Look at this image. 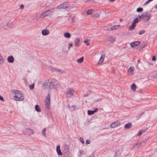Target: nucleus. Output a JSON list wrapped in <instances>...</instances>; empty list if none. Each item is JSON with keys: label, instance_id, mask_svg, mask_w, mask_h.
Returning a JSON list of instances; mask_svg holds the SVG:
<instances>
[{"label": "nucleus", "instance_id": "f257e3e1", "mask_svg": "<svg viewBox=\"0 0 157 157\" xmlns=\"http://www.w3.org/2000/svg\"><path fill=\"white\" fill-rule=\"evenodd\" d=\"M12 92L15 94V95L14 97L15 98V100L22 101L24 100V95L20 91L13 90H12Z\"/></svg>", "mask_w": 157, "mask_h": 157}, {"label": "nucleus", "instance_id": "f03ea898", "mask_svg": "<svg viewBox=\"0 0 157 157\" xmlns=\"http://www.w3.org/2000/svg\"><path fill=\"white\" fill-rule=\"evenodd\" d=\"M60 86V84L57 80L53 79L51 82L50 88L56 89L59 88Z\"/></svg>", "mask_w": 157, "mask_h": 157}, {"label": "nucleus", "instance_id": "7ed1b4c3", "mask_svg": "<svg viewBox=\"0 0 157 157\" xmlns=\"http://www.w3.org/2000/svg\"><path fill=\"white\" fill-rule=\"evenodd\" d=\"M116 40V38L111 35H108L106 38L105 42L108 44H112Z\"/></svg>", "mask_w": 157, "mask_h": 157}, {"label": "nucleus", "instance_id": "20e7f679", "mask_svg": "<svg viewBox=\"0 0 157 157\" xmlns=\"http://www.w3.org/2000/svg\"><path fill=\"white\" fill-rule=\"evenodd\" d=\"M74 93V89L70 88L67 89V91L66 93V96L67 98H70L73 97Z\"/></svg>", "mask_w": 157, "mask_h": 157}, {"label": "nucleus", "instance_id": "39448f33", "mask_svg": "<svg viewBox=\"0 0 157 157\" xmlns=\"http://www.w3.org/2000/svg\"><path fill=\"white\" fill-rule=\"evenodd\" d=\"M70 7L71 6L69 3L65 2L57 6L56 8L57 9H65Z\"/></svg>", "mask_w": 157, "mask_h": 157}, {"label": "nucleus", "instance_id": "423d86ee", "mask_svg": "<svg viewBox=\"0 0 157 157\" xmlns=\"http://www.w3.org/2000/svg\"><path fill=\"white\" fill-rule=\"evenodd\" d=\"M45 108L48 109L50 107V95L48 93L45 99Z\"/></svg>", "mask_w": 157, "mask_h": 157}, {"label": "nucleus", "instance_id": "0eeeda50", "mask_svg": "<svg viewBox=\"0 0 157 157\" xmlns=\"http://www.w3.org/2000/svg\"><path fill=\"white\" fill-rule=\"evenodd\" d=\"M139 20L138 18H136L133 21L132 24L129 27L128 29L130 30H132L134 29L136 26V23L138 22Z\"/></svg>", "mask_w": 157, "mask_h": 157}, {"label": "nucleus", "instance_id": "6e6552de", "mask_svg": "<svg viewBox=\"0 0 157 157\" xmlns=\"http://www.w3.org/2000/svg\"><path fill=\"white\" fill-rule=\"evenodd\" d=\"M51 13L52 11L51 10H47L41 14L40 17L41 18H44L46 16H48L50 14V13Z\"/></svg>", "mask_w": 157, "mask_h": 157}, {"label": "nucleus", "instance_id": "1a4fd4ad", "mask_svg": "<svg viewBox=\"0 0 157 157\" xmlns=\"http://www.w3.org/2000/svg\"><path fill=\"white\" fill-rule=\"evenodd\" d=\"M120 124V122L119 121H117L112 123L110 125V127L111 128H114L119 126Z\"/></svg>", "mask_w": 157, "mask_h": 157}, {"label": "nucleus", "instance_id": "9d476101", "mask_svg": "<svg viewBox=\"0 0 157 157\" xmlns=\"http://www.w3.org/2000/svg\"><path fill=\"white\" fill-rule=\"evenodd\" d=\"M50 82L49 80H47L45 81L43 83V85L45 88L48 87L50 88Z\"/></svg>", "mask_w": 157, "mask_h": 157}, {"label": "nucleus", "instance_id": "9b49d317", "mask_svg": "<svg viewBox=\"0 0 157 157\" xmlns=\"http://www.w3.org/2000/svg\"><path fill=\"white\" fill-rule=\"evenodd\" d=\"M140 43V42L139 41H135L131 42L130 43V46L132 48H133L135 46H136L139 45Z\"/></svg>", "mask_w": 157, "mask_h": 157}, {"label": "nucleus", "instance_id": "f8f14e48", "mask_svg": "<svg viewBox=\"0 0 157 157\" xmlns=\"http://www.w3.org/2000/svg\"><path fill=\"white\" fill-rule=\"evenodd\" d=\"M142 143L141 142H139L138 143L133 145V149L135 150H137L140 148L141 145Z\"/></svg>", "mask_w": 157, "mask_h": 157}, {"label": "nucleus", "instance_id": "ddd939ff", "mask_svg": "<svg viewBox=\"0 0 157 157\" xmlns=\"http://www.w3.org/2000/svg\"><path fill=\"white\" fill-rule=\"evenodd\" d=\"M134 70V67L133 66H131L129 68L128 70V74L129 75H132L133 72V71Z\"/></svg>", "mask_w": 157, "mask_h": 157}, {"label": "nucleus", "instance_id": "4468645a", "mask_svg": "<svg viewBox=\"0 0 157 157\" xmlns=\"http://www.w3.org/2000/svg\"><path fill=\"white\" fill-rule=\"evenodd\" d=\"M7 60L9 63H13L14 61V58L12 56H9L7 58Z\"/></svg>", "mask_w": 157, "mask_h": 157}, {"label": "nucleus", "instance_id": "2eb2a0df", "mask_svg": "<svg viewBox=\"0 0 157 157\" xmlns=\"http://www.w3.org/2000/svg\"><path fill=\"white\" fill-rule=\"evenodd\" d=\"M105 56L104 54H102L101 55V57L99 59V61L98 63V64L100 63L103 62L104 60Z\"/></svg>", "mask_w": 157, "mask_h": 157}, {"label": "nucleus", "instance_id": "dca6fc26", "mask_svg": "<svg viewBox=\"0 0 157 157\" xmlns=\"http://www.w3.org/2000/svg\"><path fill=\"white\" fill-rule=\"evenodd\" d=\"M56 151L57 154L59 155H62L63 154L62 153L61 150L60 149V147L59 145L57 146L56 147Z\"/></svg>", "mask_w": 157, "mask_h": 157}, {"label": "nucleus", "instance_id": "f3484780", "mask_svg": "<svg viewBox=\"0 0 157 157\" xmlns=\"http://www.w3.org/2000/svg\"><path fill=\"white\" fill-rule=\"evenodd\" d=\"M49 32L48 29H44L42 31V34L44 36L48 35L49 34Z\"/></svg>", "mask_w": 157, "mask_h": 157}, {"label": "nucleus", "instance_id": "a211bd4d", "mask_svg": "<svg viewBox=\"0 0 157 157\" xmlns=\"http://www.w3.org/2000/svg\"><path fill=\"white\" fill-rule=\"evenodd\" d=\"M147 43L146 42H144L142 43L140 45V47L141 48V49H142L145 47L147 45Z\"/></svg>", "mask_w": 157, "mask_h": 157}, {"label": "nucleus", "instance_id": "6ab92c4d", "mask_svg": "<svg viewBox=\"0 0 157 157\" xmlns=\"http://www.w3.org/2000/svg\"><path fill=\"white\" fill-rule=\"evenodd\" d=\"M146 13H144L143 14L137 17L138 19L140 21L141 19L144 18L145 17V15H146Z\"/></svg>", "mask_w": 157, "mask_h": 157}, {"label": "nucleus", "instance_id": "aec40b11", "mask_svg": "<svg viewBox=\"0 0 157 157\" xmlns=\"http://www.w3.org/2000/svg\"><path fill=\"white\" fill-rule=\"evenodd\" d=\"M35 109L38 112H40L41 111V110L40 109V106L37 105H35Z\"/></svg>", "mask_w": 157, "mask_h": 157}, {"label": "nucleus", "instance_id": "412c9836", "mask_svg": "<svg viewBox=\"0 0 157 157\" xmlns=\"http://www.w3.org/2000/svg\"><path fill=\"white\" fill-rule=\"evenodd\" d=\"M132 126V124L131 123H128L126 124L125 125V128H126L129 129Z\"/></svg>", "mask_w": 157, "mask_h": 157}, {"label": "nucleus", "instance_id": "4be33fe9", "mask_svg": "<svg viewBox=\"0 0 157 157\" xmlns=\"http://www.w3.org/2000/svg\"><path fill=\"white\" fill-rule=\"evenodd\" d=\"M64 36L67 38H69L71 37L70 34L69 33H66L64 34Z\"/></svg>", "mask_w": 157, "mask_h": 157}, {"label": "nucleus", "instance_id": "5701e85b", "mask_svg": "<svg viewBox=\"0 0 157 157\" xmlns=\"http://www.w3.org/2000/svg\"><path fill=\"white\" fill-rule=\"evenodd\" d=\"M147 129V128L146 129L142 130H140L138 132V133L137 134V136H140L142 134V133L143 132H145V131Z\"/></svg>", "mask_w": 157, "mask_h": 157}, {"label": "nucleus", "instance_id": "b1692460", "mask_svg": "<svg viewBox=\"0 0 157 157\" xmlns=\"http://www.w3.org/2000/svg\"><path fill=\"white\" fill-rule=\"evenodd\" d=\"M151 17V14H149L148 15H145V17L146 18V22H147L150 19Z\"/></svg>", "mask_w": 157, "mask_h": 157}, {"label": "nucleus", "instance_id": "393cba45", "mask_svg": "<svg viewBox=\"0 0 157 157\" xmlns=\"http://www.w3.org/2000/svg\"><path fill=\"white\" fill-rule=\"evenodd\" d=\"M136 86L134 83H133L131 86V88L134 91L136 90Z\"/></svg>", "mask_w": 157, "mask_h": 157}, {"label": "nucleus", "instance_id": "a878e982", "mask_svg": "<svg viewBox=\"0 0 157 157\" xmlns=\"http://www.w3.org/2000/svg\"><path fill=\"white\" fill-rule=\"evenodd\" d=\"M100 16V14L98 13H95L92 16L94 17L98 18Z\"/></svg>", "mask_w": 157, "mask_h": 157}, {"label": "nucleus", "instance_id": "bb28decb", "mask_svg": "<svg viewBox=\"0 0 157 157\" xmlns=\"http://www.w3.org/2000/svg\"><path fill=\"white\" fill-rule=\"evenodd\" d=\"M84 57H82L78 59L77 60V61L78 63H81L83 61Z\"/></svg>", "mask_w": 157, "mask_h": 157}, {"label": "nucleus", "instance_id": "cd10ccee", "mask_svg": "<svg viewBox=\"0 0 157 157\" xmlns=\"http://www.w3.org/2000/svg\"><path fill=\"white\" fill-rule=\"evenodd\" d=\"M120 26V25H114L111 28V30H114L118 28Z\"/></svg>", "mask_w": 157, "mask_h": 157}, {"label": "nucleus", "instance_id": "c85d7f7f", "mask_svg": "<svg viewBox=\"0 0 157 157\" xmlns=\"http://www.w3.org/2000/svg\"><path fill=\"white\" fill-rule=\"evenodd\" d=\"M13 22L10 21H9L7 24V26L9 27H11L13 26Z\"/></svg>", "mask_w": 157, "mask_h": 157}, {"label": "nucleus", "instance_id": "c756f323", "mask_svg": "<svg viewBox=\"0 0 157 157\" xmlns=\"http://www.w3.org/2000/svg\"><path fill=\"white\" fill-rule=\"evenodd\" d=\"M88 114L89 115H90L94 114V113L93 110H88L87 111Z\"/></svg>", "mask_w": 157, "mask_h": 157}, {"label": "nucleus", "instance_id": "7c9ffc66", "mask_svg": "<svg viewBox=\"0 0 157 157\" xmlns=\"http://www.w3.org/2000/svg\"><path fill=\"white\" fill-rule=\"evenodd\" d=\"M143 9L141 7H139L137 9L136 11L138 12H142L143 11Z\"/></svg>", "mask_w": 157, "mask_h": 157}, {"label": "nucleus", "instance_id": "2f4dec72", "mask_svg": "<svg viewBox=\"0 0 157 157\" xmlns=\"http://www.w3.org/2000/svg\"><path fill=\"white\" fill-rule=\"evenodd\" d=\"M86 3H87L88 2L90 3H95V0H87L85 1Z\"/></svg>", "mask_w": 157, "mask_h": 157}, {"label": "nucleus", "instance_id": "473e14b6", "mask_svg": "<svg viewBox=\"0 0 157 157\" xmlns=\"http://www.w3.org/2000/svg\"><path fill=\"white\" fill-rule=\"evenodd\" d=\"M93 11V10L90 9V10H88L87 11V13L88 15L91 14L92 13Z\"/></svg>", "mask_w": 157, "mask_h": 157}, {"label": "nucleus", "instance_id": "72a5a7b5", "mask_svg": "<svg viewBox=\"0 0 157 157\" xmlns=\"http://www.w3.org/2000/svg\"><path fill=\"white\" fill-rule=\"evenodd\" d=\"M29 89L31 90H32L34 88V83H33V84H32L31 85H29Z\"/></svg>", "mask_w": 157, "mask_h": 157}, {"label": "nucleus", "instance_id": "f704fd0d", "mask_svg": "<svg viewBox=\"0 0 157 157\" xmlns=\"http://www.w3.org/2000/svg\"><path fill=\"white\" fill-rule=\"evenodd\" d=\"M46 131V129L45 128H44L42 130V134L43 136L45 137L46 136V135L45 133Z\"/></svg>", "mask_w": 157, "mask_h": 157}, {"label": "nucleus", "instance_id": "c9c22d12", "mask_svg": "<svg viewBox=\"0 0 157 157\" xmlns=\"http://www.w3.org/2000/svg\"><path fill=\"white\" fill-rule=\"evenodd\" d=\"M27 130L29 132L30 134H33L34 133V131L33 130H32L30 129H29V128H27Z\"/></svg>", "mask_w": 157, "mask_h": 157}, {"label": "nucleus", "instance_id": "e433bc0d", "mask_svg": "<svg viewBox=\"0 0 157 157\" xmlns=\"http://www.w3.org/2000/svg\"><path fill=\"white\" fill-rule=\"evenodd\" d=\"M74 19V17H70L69 19V20L70 21V22L71 23L73 22V19Z\"/></svg>", "mask_w": 157, "mask_h": 157}, {"label": "nucleus", "instance_id": "4c0bfd02", "mask_svg": "<svg viewBox=\"0 0 157 157\" xmlns=\"http://www.w3.org/2000/svg\"><path fill=\"white\" fill-rule=\"evenodd\" d=\"M80 42V40L79 38H77L75 40V43H76V45L77 44L79 43Z\"/></svg>", "mask_w": 157, "mask_h": 157}, {"label": "nucleus", "instance_id": "58836bf2", "mask_svg": "<svg viewBox=\"0 0 157 157\" xmlns=\"http://www.w3.org/2000/svg\"><path fill=\"white\" fill-rule=\"evenodd\" d=\"M145 32V31L144 30H142L139 32V34L141 35L143 34H144Z\"/></svg>", "mask_w": 157, "mask_h": 157}, {"label": "nucleus", "instance_id": "ea45409f", "mask_svg": "<svg viewBox=\"0 0 157 157\" xmlns=\"http://www.w3.org/2000/svg\"><path fill=\"white\" fill-rule=\"evenodd\" d=\"M88 40H85L84 41V42L85 43H86V45H87V46L89 45H90V43L88 42Z\"/></svg>", "mask_w": 157, "mask_h": 157}, {"label": "nucleus", "instance_id": "a19ab883", "mask_svg": "<svg viewBox=\"0 0 157 157\" xmlns=\"http://www.w3.org/2000/svg\"><path fill=\"white\" fill-rule=\"evenodd\" d=\"M72 45L73 44L72 43H69V46L68 47V50L67 51H68L70 50V47H71Z\"/></svg>", "mask_w": 157, "mask_h": 157}, {"label": "nucleus", "instance_id": "79ce46f5", "mask_svg": "<svg viewBox=\"0 0 157 157\" xmlns=\"http://www.w3.org/2000/svg\"><path fill=\"white\" fill-rule=\"evenodd\" d=\"M79 140L82 144H84V140L81 137L80 138Z\"/></svg>", "mask_w": 157, "mask_h": 157}, {"label": "nucleus", "instance_id": "37998d69", "mask_svg": "<svg viewBox=\"0 0 157 157\" xmlns=\"http://www.w3.org/2000/svg\"><path fill=\"white\" fill-rule=\"evenodd\" d=\"M144 113V112H142L140 114H139V115H138L139 118Z\"/></svg>", "mask_w": 157, "mask_h": 157}, {"label": "nucleus", "instance_id": "c03bdc74", "mask_svg": "<svg viewBox=\"0 0 157 157\" xmlns=\"http://www.w3.org/2000/svg\"><path fill=\"white\" fill-rule=\"evenodd\" d=\"M80 153L81 154H82L83 155L84 154V151L83 150H80L79 151Z\"/></svg>", "mask_w": 157, "mask_h": 157}, {"label": "nucleus", "instance_id": "a18cd8bd", "mask_svg": "<svg viewBox=\"0 0 157 157\" xmlns=\"http://www.w3.org/2000/svg\"><path fill=\"white\" fill-rule=\"evenodd\" d=\"M0 100H1L3 101H4V99L1 96H0Z\"/></svg>", "mask_w": 157, "mask_h": 157}, {"label": "nucleus", "instance_id": "49530a36", "mask_svg": "<svg viewBox=\"0 0 157 157\" xmlns=\"http://www.w3.org/2000/svg\"><path fill=\"white\" fill-rule=\"evenodd\" d=\"M24 7V6L23 5V4H21V5L20 6V8L21 9H23Z\"/></svg>", "mask_w": 157, "mask_h": 157}, {"label": "nucleus", "instance_id": "de8ad7c7", "mask_svg": "<svg viewBox=\"0 0 157 157\" xmlns=\"http://www.w3.org/2000/svg\"><path fill=\"white\" fill-rule=\"evenodd\" d=\"M152 60L153 61H155V60H156V58H155V56H153L152 57Z\"/></svg>", "mask_w": 157, "mask_h": 157}, {"label": "nucleus", "instance_id": "09e8293b", "mask_svg": "<svg viewBox=\"0 0 157 157\" xmlns=\"http://www.w3.org/2000/svg\"><path fill=\"white\" fill-rule=\"evenodd\" d=\"M90 141H89V140H86V143L87 144H89L90 143Z\"/></svg>", "mask_w": 157, "mask_h": 157}, {"label": "nucleus", "instance_id": "8fccbe9b", "mask_svg": "<svg viewBox=\"0 0 157 157\" xmlns=\"http://www.w3.org/2000/svg\"><path fill=\"white\" fill-rule=\"evenodd\" d=\"M98 109L97 108H95L94 110H93L94 113H95L96 112H97L98 111Z\"/></svg>", "mask_w": 157, "mask_h": 157}, {"label": "nucleus", "instance_id": "3c124183", "mask_svg": "<svg viewBox=\"0 0 157 157\" xmlns=\"http://www.w3.org/2000/svg\"><path fill=\"white\" fill-rule=\"evenodd\" d=\"M150 2V1H149V0H147L144 4V5H146L148 4V3Z\"/></svg>", "mask_w": 157, "mask_h": 157}, {"label": "nucleus", "instance_id": "603ef678", "mask_svg": "<svg viewBox=\"0 0 157 157\" xmlns=\"http://www.w3.org/2000/svg\"><path fill=\"white\" fill-rule=\"evenodd\" d=\"M101 100V98H99V99H98L97 100H96V101L97 102V101H100Z\"/></svg>", "mask_w": 157, "mask_h": 157}, {"label": "nucleus", "instance_id": "864d4df0", "mask_svg": "<svg viewBox=\"0 0 157 157\" xmlns=\"http://www.w3.org/2000/svg\"><path fill=\"white\" fill-rule=\"evenodd\" d=\"M107 31H109V30H111V29H110V28H108V29H107Z\"/></svg>", "mask_w": 157, "mask_h": 157}, {"label": "nucleus", "instance_id": "5fc2aeb1", "mask_svg": "<svg viewBox=\"0 0 157 157\" xmlns=\"http://www.w3.org/2000/svg\"><path fill=\"white\" fill-rule=\"evenodd\" d=\"M109 2H112L114 1L115 0H109Z\"/></svg>", "mask_w": 157, "mask_h": 157}, {"label": "nucleus", "instance_id": "6e6d98bb", "mask_svg": "<svg viewBox=\"0 0 157 157\" xmlns=\"http://www.w3.org/2000/svg\"><path fill=\"white\" fill-rule=\"evenodd\" d=\"M88 96V94H87L86 95H84V96L86 97H87Z\"/></svg>", "mask_w": 157, "mask_h": 157}, {"label": "nucleus", "instance_id": "4d7b16f0", "mask_svg": "<svg viewBox=\"0 0 157 157\" xmlns=\"http://www.w3.org/2000/svg\"><path fill=\"white\" fill-rule=\"evenodd\" d=\"M155 8L157 9V4L155 6Z\"/></svg>", "mask_w": 157, "mask_h": 157}, {"label": "nucleus", "instance_id": "13d9d810", "mask_svg": "<svg viewBox=\"0 0 157 157\" xmlns=\"http://www.w3.org/2000/svg\"><path fill=\"white\" fill-rule=\"evenodd\" d=\"M137 63H140V60H137Z\"/></svg>", "mask_w": 157, "mask_h": 157}, {"label": "nucleus", "instance_id": "bf43d9fd", "mask_svg": "<svg viewBox=\"0 0 157 157\" xmlns=\"http://www.w3.org/2000/svg\"><path fill=\"white\" fill-rule=\"evenodd\" d=\"M63 51H64V52H66L67 51H64V50H63Z\"/></svg>", "mask_w": 157, "mask_h": 157}, {"label": "nucleus", "instance_id": "052dcab7", "mask_svg": "<svg viewBox=\"0 0 157 157\" xmlns=\"http://www.w3.org/2000/svg\"><path fill=\"white\" fill-rule=\"evenodd\" d=\"M105 14H106V12H105Z\"/></svg>", "mask_w": 157, "mask_h": 157}, {"label": "nucleus", "instance_id": "680f3d73", "mask_svg": "<svg viewBox=\"0 0 157 157\" xmlns=\"http://www.w3.org/2000/svg\"><path fill=\"white\" fill-rule=\"evenodd\" d=\"M89 157H91V156H90Z\"/></svg>", "mask_w": 157, "mask_h": 157}]
</instances>
